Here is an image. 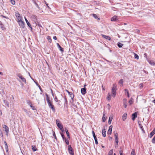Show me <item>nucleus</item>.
<instances>
[{
	"instance_id": "f257e3e1",
	"label": "nucleus",
	"mask_w": 155,
	"mask_h": 155,
	"mask_svg": "<svg viewBox=\"0 0 155 155\" xmlns=\"http://www.w3.org/2000/svg\"><path fill=\"white\" fill-rule=\"evenodd\" d=\"M46 100L48 105L49 107L54 112H55V109L54 107V106L53 105L52 102L49 99L48 95L47 94H46Z\"/></svg>"
},
{
	"instance_id": "f03ea898",
	"label": "nucleus",
	"mask_w": 155,
	"mask_h": 155,
	"mask_svg": "<svg viewBox=\"0 0 155 155\" xmlns=\"http://www.w3.org/2000/svg\"><path fill=\"white\" fill-rule=\"evenodd\" d=\"M117 90V85L115 84H114L113 85V87L112 89V92L113 94V96L114 97H115L116 94V92Z\"/></svg>"
},
{
	"instance_id": "7ed1b4c3",
	"label": "nucleus",
	"mask_w": 155,
	"mask_h": 155,
	"mask_svg": "<svg viewBox=\"0 0 155 155\" xmlns=\"http://www.w3.org/2000/svg\"><path fill=\"white\" fill-rule=\"evenodd\" d=\"M56 122L57 126L60 128L61 130L63 132L64 131L63 126V125L60 123L59 120L58 119L56 120Z\"/></svg>"
},
{
	"instance_id": "20e7f679",
	"label": "nucleus",
	"mask_w": 155,
	"mask_h": 155,
	"mask_svg": "<svg viewBox=\"0 0 155 155\" xmlns=\"http://www.w3.org/2000/svg\"><path fill=\"white\" fill-rule=\"evenodd\" d=\"M2 127L4 129L5 132L6 133V135L7 136H8L9 130V128L5 125H3Z\"/></svg>"
},
{
	"instance_id": "39448f33",
	"label": "nucleus",
	"mask_w": 155,
	"mask_h": 155,
	"mask_svg": "<svg viewBox=\"0 0 155 155\" xmlns=\"http://www.w3.org/2000/svg\"><path fill=\"white\" fill-rule=\"evenodd\" d=\"M15 15L17 18L18 22L22 21V18L20 16V15L19 13H16Z\"/></svg>"
},
{
	"instance_id": "423d86ee",
	"label": "nucleus",
	"mask_w": 155,
	"mask_h": 155,
	"mask_svg": "<svg viewBox=\"0 0 155 155\" xmlns=\"http://www.w3.org/2000/svg\"><path fill=\"white\" fill-rule=\"evenodd\" d=\"M18 22V24L20 27L22 28H24L25 27V23L22 21H20Z\"/></svg>"
},
{
	"instance_id": "0eeeda50",
	"label": "nucleus",
	"mask_w": 155,
	"mask_h": 155,
	"mask_svg": "<svg viewBox=\"0 0 155 155\" xmlns=\"http://www.w3.org/2000/svg\"><path fill=\"white\" fill-rule=\"evenodd\" d=\"M18 77L22 80V81L24 82L25 84L26 83V80L21 75L18 74Z\"/></svg>"
},
{
	"instance_id": "6e6552de",
	"label": "nucleus",
	"mask_w": 155,
	"mask_h": 155,
	"mask_svg": "<svg viewBox=\"0 0 155 155\" xmlns=\"http://www.w3.org/2000/svg\"><path fill=\"white\" fill-rule=\"evenodd\" d=\"M68 149L69 153L71 155H74L73 151L72 149V147L70 145L68 146Z\"/></svg>"
},
{
	"instance_id": "1a4fd4ad",
	"label": "nucleus",
	"mask_w": 155,
	"mask_h": 155,
	"mask_svg": "<svg viewBox=\"0 0 155 155\" xmlns=\"http://www.w3.org/2000/svg\"><path fill=\"white\" fill-rule=\"evenodd\" d=\"M118 20V17L116 16H114L111 18V21H117Z\"/></svg>"
},
{
	"instance_id": "9d476101",
	"label": "nucleus",
	"mask_w": 155,
	"mask_h": 155,
	"mask_svg": "<svg viewBox=\"0 0 155 155\" xmlns=\"http://www.w3.org/2000/svg\"><path fill=\"white\" fill-rule=\"evenodd\" d=\"M113 126L112 125L110 126L109 127V129L107 131V134L109 135L111 134L112 133V129Z\"/></svg>"
},
{
	"instance_id": "9b49d317",
	"label": "nucleus",
	"mask_w": 155,
	"mask_h": 155,
	"mask_svg": "<svg viewBox=\"0 0 155 155\" xmlns=\"http://www.w3.org/2000/svg\"><path fill=\"white\" fill-rule=\"evenodd\" d=\"M127 99L125 98H124L123 100V103L124 104V107L125 108H126L127 106Z\"/></svg>"
},
{
	"instance_id": "f8f14e48",
	"label": "nucleus",
	"mask_w": 155,
	"mask_h": 155,
	"mask_svg": "<svg viewBox=\"0 0 155 155\" xmlns=\"http://www.w3.org/2000/svg\"><path fill=\"white\" fill-rule=\"evenodd\" d=\"M137 117V114L136 112H135L132 114V119L133 120H134L135 118Z\"/></svg>"
},
{
	"instance_id": "ddd939ff",
	"label": "nucleus",
	"mask_w": 155,
	"mask_h": 155,
	"mask_svg": "<svg viewBox=\"0 0 155 155\" xmlns=\"http://www.w3.org/2000/svg\"><path fill=\"white\" fill-rule=\"evenodd\" d=\"M81 92L82 94H85L86 93V88H82L81 89Z\"/></svg>"
},
{
	"instance_id": "4468645a",
	"label": "nucleus",
	"mask_w": 155,
	"mask_h": 155,
	"mask_svg": "<svg viewBox=\"0 0 155 155\" xmlns=\"http://www.w3.org/2000/svg\"><path fill=\"white\" fill-rule=\"evenodd\" d=\"M0 28L2 30H5L6 29V28L1 21H0Z\"/></svg>"
},
{
	"instance_id": "2eb2a0df",
	"label": "nucleus",
	"mask_w": 155,
	"mask_h": 155,
	"mask_svg": "<svg viewBox=\"0 0 155 155\" xmlns=\"http://www.w3.org/2000/svg\"><path fill=\"white\" fill-rule=\"evenodd\" d=\"M25 21L26 22V23L27 24L28 26L30 28H31V29H32V28L31 26V24H30L28 20H27L26 17H25Z\"/></svg>"
},
{
	"instance_id": "dca6fc26",
	"label": "nucleus",
	"mask_w": 155,
	"mask_h": 155,
	"mask_svg": "<svg viewBox=\"0 0 155 155\" xmlns=\"http://www.w3.org/2000/svg\"><path fill=\"white\" fill-rule=\"evenodd\" d=\"M102 36L104 38L106 39H107L109 40H110V37L107 36L103 35H102Z\"/></svg>"
},
{
	"instance_id": "f3484780",
	"label": "nucleus",
	"mask_w": 155,
	"mask_h": 155,
	"mask_svg": "<svg viewBox=\"0 0 155 155\" xmlns=\"http://www.w3.org/2000/svg\"><path fill=\"white\" fill-rule=\"evenodd\" d=\"M127 114L126 113H124L122 117V119L123 121H124L126 119Z\"/></svg>"
},
{
	"instance_id": "a211bd4d",
	"label": "nucleus",
	"mask_w": 155,
	"mask_h": 155,
	"mask_svg": "<svg viewBox=\"0 0 155 155\" xmlns=\"http://www.w3.org/2000/svg\"><path fill=\"white\" fill-rule=\"evenodd\" d=\"M124 81L123 79H121L119 81L118 83L121 86L123 85Z\"/></svg>"
},
{
	"instance_id": "6ab92c4d",
	"label": "nucleus",
	"mask_w": 155,
	"mask_h": 155,
	"mask_svg": "<svg viewBox=\"0 0 155 155\" xmlns=\"http://www.w3.org/2000/svg\"><path fill=\"white\" fill-rule=\"evenodd\" d=\"M102 134L103 136L104 137H105L106 136V130L104 129L102 130Z\"/></svg>"
},
{
	"instance_id": "aec40b11",
	"label": "nucleus",
	"mask_w": 155,
	"mask_h": 155,
	"mask_svg": "<svg viewBox=\"0 0 155 155\" xmlns=\"http://www.w3.org/2000/svg\"><path fill=\"white\" fill-rule=\"evenodd\" d=\"M113 116H111L109 118L108 121V123L109 124H111V121L113 119Z\"/></svg>"
},
{
	"instance_id": "412c9836",
	"label": "nucleus",
	"mask_w": 155,
	"mask_h": 155,
	"mask_svg": "<svg viewBox=\"0 0 155 155\" xmlns=\"http://www.w3.org/2000/svg\"><path fill=\"white\" fill-rule=\"evenodd\" d=\"M57 45L58 48L59 49V50L61 51H63V48L61 47L60 46V45H59V44L58 43L57 44Z\"/></svg>"
},
{
	"instance_id": "4be33fe9",
	"label": "nucleus",
	"mask_w": 155,
	"mask_h": 155,
	"mask_svg": "<svg viewBox=\"0 0 155 155\" xmlns=\"http://www.w3.org/2000/svg\"><path fill=\"white\" fill-rule=\"evenodd\" d=\"M47 39L48 41L50 42L51 43L52 41V40L51 38V37L49 36H48L47 38Z\"/></svg>"
},
{
	"instance_id": "5701e85b",
	"label": "nucleus",
	"mask_w": 155,
	"mask_h": 155,
	"mask_svg": "<svg viewBox=\"0 0 155 155\" xmlns=\"http://www.w3.org/2000/svg\"><path fill=\"white\" fill-rule=\"evenodd\" d=\"M124 91H125L126 92V94L127 93V97H130V95H129V92L128 91V90L127 89H125L124 90Z\"/></svg>"
},
{
	"instance_id": "b1692460",
	"label": "nucleus",
	"mask_w": 155,
	"mask_h": 155,
	"mask_svg": "<svg viewBox=\"0 0 155 155\" xmlns=\"http://www.w3.org/2000/svg\"><path fill=\"white\" fill-rule=\"evenodd\" d=\"M130 155H136L134 149H133L132 150Z\"/></svg>"
},
{
	"instance_id": "393cba45",
	"label": "nucleus",
	"mask_w": 155,
	"mask_h": 155,
	"mask_svg": "<svg viewBox=\"0 0 155 155\" xmlns=\"http://www.w3.org/2000/svg\"><path fill=\"white\" fill-rule=\"evenodd\" d=\"M111 98V95L109 93H108V96L107 97V98L108 100H110Z\"/></svg>"
},
{
	"instance_id": "a878e982",
	"label": "nucleus",
	"mask_w": 155,
	"mask_h": 155,
	"mask_svg": "<svg viewBox=\"0 0 155 155\" xmlns=\"http://www.w3.org/2000/svg\"><path fill=\"white\" fill-rule=\"evenodd\" d=\"M123 45V44L120 42H118L117 43V45L119 48H121Z\"/></svg>"
},
{
	"instance_id": "bb28decb",
	"label": "nucleus",
	"mask_w": 155,
	"mask_h": 155,
	"mask_svg": "<svg viewBox=\"0 0 155 155\" xmlns=\"http://www.w3.org/2000/svg\"><path fill=\"white\" fill-rule=\"evenodd\" d=\"M133 102V100L132 98H131L130 100H129V103L130 105H131L132 104Z\"/></svg>"
},
{
	"instance_id": "cd10ccee",
	"label": "nucleus",
	"mask_w": 155,
	"mask_h": 155,
	"mask_svg": "<svg viewBox=\"0 0 155 155\" xmlns=\"http://www.w3.org/2000/svg\"><path fill=\"white\" fill-rule=\"evenodd\" d=\"M4 102L5 103V105H7L8 107H9V104L8 102L7 101H6L5 100H4Z\"/></svg>"
},
{
	"instance_id": "c85d7f7f",
	"label": "nucleus",
	"mask_w": 155,
	"mask_h": 155,
	"mask_svg": "<svg viewBox=\"0 0 155 155\" xmlns=\"http://www.w3.org/2000/svg\"><path fill=\"white\" fill-rule=\"evenodd\" d=\"M54 100L56 102H59L60 101L58 100V98L56 96H55V98H54Z\"/></svg>"
},
{
	"instance_id": "c756f323",
	"label": "nucleus",
	"mask_w": 155,
	"mask_h": 155,
	"mask_svg": "<svg viewBox=\"0 0 155 155\" xmlns=\"http://www.w3.org/2000/svg\"><path fill=\"white\" fill-rule=\"evenodd\" d=\"M32 150L34 151H35L37 150L35 146H32Z\"/></svg>"
},
{
	"instance_id": "7c9ffc66",
	"label": "nucleus",
	"mask_w": 155,
	"mask_h": 155,
	"mask_svg": "<svg viewBox=\"0 0 155 155\" xmlns=\"http://www.w3.org/2000/svg\"><path fill=\"white\" fill-rule=\"evenodd\" d=\"M113 153V150H111L108 153L109 155H112Z\"/></svg>"
},
{
	"instance_id": "2f4dec72",
	"label": "nucleus",
	"mask_w": 155,
	"mask_h": 155,
	"mask_svg": "<svg viewBox=\"0 0 155 155\" xmlns=\"http://www.w3.org/2000/svg\"><path fill=\"white\" fill-rule=\"evenodd\" d=\"M93 16L95 18L98 19V20H100V19L98 18L97 15L95 14H93Z\"/></svg>"
},
{
	"instance_id": "473e14b6",
	"label": "nucleus",
	"mask_w": 155,
	"mask_h": 155,
	"mask_svg": "<svg viewBox=\"0 0 155 155\" xmlns=\"http://www.w3.org/2000/svg\"><path fill=\"white\" fill-rule=\"evenodd\" d=\"M150 64L152 65H154L155 64V62L153 61H151L149 62Z\"/></svg>"
},
{
	"instance_id": "72a5a7b5",
	"label": "nucleus",
	"mask_w": 155,
	"mask_h": 155,
	"mask_svg": "<svg viewBox=\"0 0 155 155\" xmlns=\"http://www.w3.org/2000/svg\"><path fill=\"white\" fill-rule=\"evenodd\" d=\"M66 133L68 137L69 138H70V135H69V133L68 131V130H66Z\"/></svg>"
},
{
	"instance_id": "f704fd0d",
	"label": "nucleus",
	"mask_w": 155,
	"mask_h": 155,
	"mask_svg": "<svg viewBox=\"0 0 155 155\" xmlns=\"http://www.w3.org/2000/svg\"><path fill=\"white\" fill-rule=\"evenodd\" d=\"M134 58H135L138 59H139V56L137 54L134 53Z\"/></svg>"
},
{
	"instance_id": "c9c22d12",
	"label": "nucleus",
	"mask_w": 155,
	"mask_h": 155,
	"mask_svg": "<svg viewBox=\"0 0 155 155\" xmlns=\"http://www.w3.org/2000/svg\"><path fill=\"white\" fill-rule=\"evenodd\" d=\"M5 149L6 150V151L7 152L8 150L7 144H5Z\"/></svg>"
},
{
	"instance_id": "e433bc0d",
	"label": "nucleus",
	"mask_w": 155,
	"mask_h": 155,
	"mask_svg": "<svg viewBox=\"0 0 155 155\" xmlns=\"http://www.w3.org/2000/svg\"><path fill=\"white\" fill-rule=\"evenodd\" d=\"M11 2L12 5H15V2L14 0H11Z\"/></svg>"
},
{
	"instance_id": "4c0bfd02",
	"label": "nucleus",
	"mask_w": 155,
	"mask_h": 155,
	"mask_svg": "<svg viewBox=\"0 0 155 155\" xmlns=\"http://www.w3.org/2000/svg\"><path fill=\"white\" fill-rule=\"evenodd\" d=\"M30 106L31 107V108L32 109V110H35V107L34 106H32V104H31Z\"/></svg>"
},
{
	"instance_id": "58836bf2",
	"label": "nucleus",
	"mask_w": 155,
	"mask_h": 155,
	"mask_svg": "<svg viewBox=\"0 0 155 155\" xmlns=\"http://www.w3.org/2000/svg\"><path fill=\"white\" fill-rule=\"evenodd\" d=\"M65 142L67 145L69 144L68 140L67 139H65Z\"/></svg>"
},
{
	"instance_id": "ea45409f",
	"label": "nucleus",
	"mask_w": 155,
	"mask_h": 155,
	"mask_svg": "<svg viewBox=\"0 0 155 155\" xmlns=\"http://www.w3.org/2000/svg\"><path fill=\"white\" fill-rule=\"evenodd\" d=\"M94 139V140H95V144H98V142H97V138L96 137Z\"/></svg>"
},
{
	"instance_id": "a19ab883",
	"label": "nucleus",
	"mask_w": 155,
	"mask_h": 155,
	"mask_svg": "<svg viewBox=\"0 0 155 155\" xmlns=\"http://www.w3.org/2000/svg\"><path fill=\"white\" fill-rule=\"evenodd\" d=\"M104 114L103 117V118H102L103 121V122H104L106 120V118L104 117Z\"/></svg>"
},
{
	"instance_id": "79ce46f5",
	"label": "nucleus",
	"mask_w": 155,
	"mask_h": 155,
	"mask_svg": "<svg viewBox=\"0 0 155 155\" xmlns=\"http://www.w3.org/2000/svg\"><path fill=\"white\" fill-rule=\"evenodd\" d=\"M69 95H70V97L72 99L74 97V96L72 93H71Z\"/></svg>"
},
{
	"instance_id": "37998d69",
	"label": "nucleus",
	"mask_w": 155,
	"mask_h": 155,
	"mask_svg": "<svg viewBox=\"0 0 155 155\" xmlns=\"http://www.w3.org/2000/svg\"><path fill=\"white\" fill-rule=\"evenodd\" d=\"M152 142L153 143H155V136L154 137L152 140Z\"/></svg>"
},
{
	"instance_id": "c03bdc74",
	"label": "nucleus",
	"mask_w": 155,
	"mask_h": 155,
	"mask_svg": "<svg viewBox=\"0 0 155 155\" xmlns=\"http://www.w3.org/2000/svg\"><path fill=\"white\" fill-rule=\"evenodd\" d=\"M61 136L62 137L63 140H64L65 139L64 136V135L62 134V133H61Z\"/></svg>"
},
{
	"instance_id": "a18cd8bd",
	"label": "nucleus",
	"mask_w": 155,
	"mask_h": 155,
	"mask_svg": "<svg viewBox=\"0 0 155 155\" xmlns=\"http://www.w3.org/2000/svg\"><path fill=\"white\" fill-rule=\"evenodd\" d=\"M139 87L140 88H142L143 87V84H140L139 85Z\"/></svg>"
},
{
	"instance_id": "49530a36",
	"label": "nucleus",
	"mask_w": 155,
	"mask_h": 155,
	"mask_svg": "<svg viewBox=\"0 0 155 155\" xmlns=\"http://www.w3.org/2000/svg\"><path fill=\"white\" fill-rule=\"evenodd\" d=\"M118 134L117 132H116L114 133V137H118Z\"/></svg>"
},
{
	"instance_id": "de8ad7c7",
	"label": "nucleus",
	"mask_w": 155,
	"mask_h": 155,
	"mask_svg": "<svg viewBox=\"0 0 155 155\" xmlns=\"http://www.w3.org/2000/svg\"><path fill=\"white\" fill-rule=\"evenodd\" d=\"M53 136H54V138H55V139H56V135L55 134V133L54 132L53 133Z\"/></svg>"
},
{
	"instance_id": "09e8293b",
	"label": "nucleus",
	"mask_w": 155,
	"mask_h": 155,
	"mask_svg": "<svg viewBox=\"0 0 155 155\" xmlns=\"http://www.w3.org/2000/svg\"><path fill=\"white\" fill-rule=\"evenodd\" d=\"M118 144L115 143V147L116 148H117L118 147Z\"/></svg>"
},
{
	"instance_id": "8fccbe9b",
	"label": "nucleus",
	"mask_w": 155,
	"mask_h": 155,
	"mask_svg": "<svg viewBox=\"0 0 155 155\" xmlns=\"http://www.w3.org/2000/svg\"><path fill=\"white\" fill-rule=\"evenodd\" d=\"M27 103L28 104V105H30V106L31 104V102L30 101H28Z\"/></svg>"
},
{
	"instance_id": "3c124183",
	"label": "nucleus",
	"mask_w": 155,
	"mask_h": 155,
	"mask_svg": "<svg viewBox=\"0 0 155 155\" xmlns=\"http://www.w3.org/2000/svg\"><path fill=\"white\" fill-rule=\"evenodd\" d=\"M54 40H56L57 39V38L56 36H54L53 38Z\"/></svg>"
},
{
	"instance_id": "603ef678",
	"label": "nucleus",
	"mask_w": 155,
	"mask_h": 155,
	"mask_svg": "<svg viewBox=\"0 0 155 155\" xmlns=\"http://www.w3.org/2000/svg\"><path fill=\"white\" fill-rule=\"evenodd\" d=\"M140 128L141 129L142 131H144V130L143 129V126H140Z\"/></svg>"
},
{
	"instance_id": "864d4df0",
	"label": "nucleus",
	"mask_w": 155,
	"mask_h": 155,
	"mask_svg": "<svg viewBox=\"0 0 155 155\" xmlns=\"http://www.w3.org/2000/svg\"><path fill=\"white\" fill-rule=\"evenodd\" d=\"M38 87H39V88L40 90H41V91H42V90L41 89V87H40V85H38Z\"/></svg>"
},
{
	"instance_id": "5fc2aeb1",
	"label": "nucleus",
	"mask_w": 155,
	"mask_h": 155,
	"mask_svg": "<svg viewBox=\"0 0 155 155\" xmlns=\"http://www.w3.org/2000/svg\"><path fill=\"white\" fill-rule=\"evenodd\" d=\"M92 134H93V135L94 134H95V133H94V131L93 130V131H92Z\"/></svg>"
},
{
	"instance_id": "6e6d98bb",
	"label": "nucleus",
	"mask_w": 155,
	"mask_h": 155,
	"mask_svg": "<svg viewBox=\"0 0 155 155\" xmlns=\"http://www.w3.org/2000/svg\"><path fill=\"white\" fill-rule=\"evenodd\" d=\"M36 6H37V7L38 9H40V8H39V6H38V5L37 4H36Z\"/></svg>"
},
{
	"instance_id": "4d7b16f0",
	"label": "nucleus",
	"mask_w": 155,
	"mask_h": 155,
	"mask_svg": "<svg viewBox=\"0 0 155 155\" xmlns=\"http://www.w3.org/2000/svg\"><path fill=\"white\" fill-rule=\"evenodd\" d=\"M66 91L69 94H70L71 92H70L68 90H66Z\"/></svg>"
},
{
	"instance_id": "13d9d810",
	"label": "nucleus",
	"mask_w": 155,
	"mask_h": 155,
	"mask_svg": "<svg viewBox=\"0 0 155 155\" xmlns=\"http://www.w3.org/2000/svg\"><path fill=\"white\" fill-rule=\"evenodd\" d=\"M115 139H119L118 137H114Z\"/></svg>"
},
{
	"instance_id": "bf43d9fd",
	"label": "nucleus",
	"mask_w": 155,
	"mask_h": 155,
	"mask_svg": "<svg viewBox=\"0 0 155 155\" xmlns=\"http://www.w3.org/2000/svg\"><path fill=\"white\" fill-rule=\"evenodd\" d=\"M115 139V141H118L119 139Z\"/></svg>"
},
{
	"instance_id": "052dcab7",
	"label": "nucleus",
	"mask_w": 155,
	"mask_h": 155,
	"mask_svg": "<svg viewBox=\"0 0 155 155\" xmlns=\"http://www.w3.org/2000/svg\"><path fill=\"white\" fill-rule=\"evenodd\" d=\"M1 136L2 137H3V134H2V132H1Z\"/></svg>"
},
{
	"instance_id": "680f3d73",
	"label": "nucleus",
	"mask_w": 155,
	"mask_h": 155,
	"mask_svg": "<svg viewBox=\"0 0 155 155\" xmlns=\"http://www.w3.org/2000/svg\"><path fill=\"white\" fill-rule=\"evenodd\" d=\"M118 141H115V143H117V144H118Z\"/></svg>"
},
{
	"instance_id": "e2e57ef3",
	"label": "nucleus",
	"mask_w": 155,
	"mask_h": 155,
	"mask_svg": "<svg viewBox=\"0 0 155 155\" xmlns=\"http://www.w3.org/2000/svg\"><path fill=\"white\" fill-rule=\"evenodd\" d=\"M34 82H35V83L36 84V85H37V86H38V85H39V84H38L37 82H35V81H34Z\"/></svg>"
},
{
	"instance_id": "0e129e2a",
	"label": "nucleus",
	"mask_w": 155,
	"mask_h": 155,
	"mask_svg": "<svg viewBox=\"0 0 155 155\" xmlns=\"http://www.w3.org/2000/svg\"><path fill=\"white\" fill-rule=\"evenodd\" d=\"M93 137H94V138H95L96 137V135L95 134H94L93 135Z\"/></svg>"
},
{
	"instance_id": "69168bd1",
	"label": "nucleus",
	"mask_w": 155,
	"mask_h": 155,
	"mask_svg": "<svg viewBox=\"0 0 155 155\" xmlns=\"http://www.w3.org/2000/svg\"><path fill=\"white\" fill-rule=\"evenodd\" d=\"M120 155H123V153L122 152L120 151Z\"/></svg>"
},
{
	"instance_id": "338daca9",
	"label": "nucleus",
	"mask_w": 155,
	"mask_h": 155,
	"mask_svg": "<svg viewBox=\"0 0 155 155\" xmlns=\"http://www.w3.org/2000/svg\"><path fill=\"white\" fill-rule=\"evenodd\" d=\"M24 111H25V112H26V113L27 112V110H26V109H24Z\"/></svg>"
},
{
	"instance_id": "774afa93",
	"label": "nucleus",
	"mask_w": 155,
	"mask_h": 155,
	"mask_svg": "<svg viewBox=\"0 0 155 155\" xmlns=\"http://www.w3.org/2000/svg\"><path fill=\"white\" fill-rule=\"evenodd\" d=\"M102 89H103L104 90H105V89L104 88V87H103V85L102 86Z\"/></svg>"
}]
</instances>
